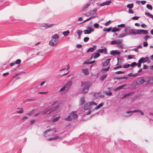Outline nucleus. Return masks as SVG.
<instances>
[{
  "mask_svg": "<svg viewBox=\"0 0 153 153\" xmlns=\"http://www.w3.org/2000/svg\"><path fill=\"white\" fill-rule=\"evenodd\" d=\"M72 82L71 81H68L66 83L65 85V87L66 88V90L68 91L70 88L71 86L72 85Z\"/></svg>",
  "mask_w": 153,
  "mask_h": 153,
  "instance_id": "nucleus-10",
  "label": "nucleus"
},
{
  "mask_svg": "<svg viewBox=\"0 0 153 153\" xmlns=\"http://www.w3.org/2000/svg\"><path fill=\"white\" fill-rule=\"evenodd\" d=\"M122 68H128L130 66L129 64H125L124 65H122Z\"/></svg>",
  "mask_w": 153,
  "mask_h": 153,
  "instance_id": "nucleus-40",
  "label": "nucleus"
},
{
  "mask_svg": "<svg viewBox=\"0 0 153 153\" xmlns=\"http://www.w3.org/2000/svg\"><path fill=\"white\" fill-rule=\"evenodd\" d=\"M91 103V107H92V105H97V103L93 101V102H90Z\"/></svg>",
  "mask_w": 153,
  "mask_h": 153,
  "instance_id": "nucleus-55",
  "label": "nucleus"
},
{
  "mask_svg": "<svg viewBox=\"0 0 153 153\" xmlns=\"http://www.w3.org/2000/svg\"><path fill=\"white\" fill-rule=\"evenodd\" d=\"M72 117H71L70 114H69V115H68L67 117L66 118H65V120H67V121H72Z\"/></svg>",
  "mask_w": 153,
  "mask_h": 153,
  "instance_id": "nucleus-27",
  "label": "nucleus"
},
{
  "mask_svg": "<svg viewBox=\"0 0 153 153\" xmlns=\"http://www.w3.org/2000/svg\"><path fill=\"white\" fill-rule=\"evenodd\" d=\"M122 67V66L121 65H119L114 67L113 68L114 69H116L118 68H121Z\"/></svg>",
  "mask_w": 153,
  "mask_h": 153,
  "instance_id": "nucleus-60",
  "label": "nucleus"
},
{
  "mask_svg": "<svg viewBox=\"0 0 153 153\" xmlns=\"http://www.w3.org/2000/svg\"><path fill=\"white\" fill-rule=\"evenodd\" d=\"M135 30H136V29H131L130 30H129V33L130 34H133V35H136V32L135 31Z\"/></svg>",
  "mask_w": 153,
  "mask_h": 153,
  "instance_id": "nucleus-26",
  "label": "nucleus"
},
{
  "mask_svg": "<svg viewBox=\"0 0 153 153\" xmlns=\"http://www.w3.org/2000/svg\"><path fill=\"white\" fill-rule=\"evenodd\" d=\"M136 34H141V30H136Z\"/></svg>",
  "mask_w": 153,
  "mask_h": 153,
  "instance_id": "nucleus-42",
  "label": "nucleus"
},
{
  "mask_svg": "<svg viewBox=\"0 0 153 153\" xmlns=\"http://www.w3.org/2000/svg\"><path fill=\"white\" fill-rule=\"evenodd\" d=\"M129 33H122L120 34L119 35V37H123L125 36H126L129 35Z\"/></svg>",
  "mask_w": 153,
  "mask_h": 153,
  "instance_id": "nucleus-25",
  "label": "nucleus"
},
{
  "mask_svg": "<svg viewBox=\"0 0 153 153\" xmlns=\"http://www.w3.org/2000/svg\"><path fill=\"white\" fill-rule=\"evenodd\" d=\"M82 31L81 30H79L78 31L77 33L78 34V39H79L80 38L81 35L82 33Z\"/></svg>",
  "mask_w": 153,
  "mask_h": 153,
  "instance_id": "nucleus-32",
  "label": "nucleus"
},
{
  "mask_svg": "<svg viewBox=\"0 0 153 153\" xmlns=\"http://www.w3.org/2000/svg\"><path fill=\"white\" fill-rule=\"evenodd\" d=\"M82 71H83L85 75H87L89 74V72L88 70V69H82Z\"/></svg>",
  "mask_w": 153,
  "mask_h": 153,
  "instance_id": "nucleus-16",
  "label": "nucleus"
},
{
  "mask_svg": "<svg viewBox=\"0 0 153 153\" xmlns=\"http://www.w3.org/2000/svg\"><path fill=\"white\" fill-rule=\"evenodd\" d=\"M89 5V4L88 3L86 5H85L83 7V11L86 10Z\"/></svg>",
  "mask_w": 153,
  "mask_h": 153,
  "instance_id": "nucleus-28",
  "label": "nucleus"
},
{
  "mask_svg": "<svg viewBox=\"0 0 153 153\" xmlns=\"http://www.w3.org/2000/svg\"><path fill=\"white\" fill-rule=\"evenodd\" d=\"M91 108L90 103V102H87L84 105V109L85 110H86L90 109Z\"/></svg>",
  "mask_w": 153,
  "mask_h": 153,
  "instance_id": "nucleus-11",
  "label": "nucleus"
},
{
  "mask_svg": "<svg viewBox=\"0 0 153 153\" xmlns=\"http://www.w3.org/2000/svg\"><path fill=\"white\" fill-rule=\"evenodd\" d=\"M59 36L57 34H54L52 37L51 40L49 42V44L52 46H56L59 41Z\"/></svg>",
  "mask_w": 153,
  "mask_h": 153,
  "instance_id": "nucleus-1",
  "label": "nucleus"
},
{
  "mask_svg": "<svg viewBox=\"0 0 153 153\" xmlns=\"http://www.w3.org/2000/svg\"><path fill=\"white\" fill-rule=\"evenodd\" d=\"M148 33V31L146 30H141V34H146Z\"/></svg>",
  "mask_w": 153,
  "mask_h": 153,
  "instance_id": "nucleus-38",
  "label": "nucleus"
},
{
  "mask_svg": "<svg viewBox=\"0 0 153 153\" xmlns=\"http://www.w3.org/2000/svg\"><path fill=\"white\" fill-rule=\"evenodd\" d=\"M111 59H107L105 62H103L102 63V65L103 66H105L107 65H108V64L110 60Z\"/></svg>",
  "mask_w": 153,
  "mask_h": 153,
  "instance_id": "nucleus-15",
  "label": "nucleus"
},
{
  "mask_svg": "<svg viewBox=\"0 0 153 153\" xmlns=\"http://www.w3.org/2000/svg\"><path fill=\"white\" fill-rule=\"evenodd\" d=\"M80 104L82 105L84 104L85 102V99L83 97H82L80 100Z\"/></svg>",
  "mask_w": 153,
  "mask_h": 153,
  "instance_id": "nucleus-35",
  "label": "nucleus"
},
{
  "mask_svg": "<svg viewBox=\"0 0 153 153\" xmlns=\"http://www.w3.org/2000/svg\"><path fill=\"white\" fill-rule=\"evenodd\" d=\"M128 12L129 13H131V14H133L134 13V12L132 10H131V9H129L128 10Z\"/></svg>",
  "mask_w": 153,
  "mask_h": 153,
  "instance_id": "nucleus-61",
  "label": "nucleus"
},
{
  "mask_svg": "<svg viewBox=\"0 0 153 153\" xmlns=\"http://www.w3.org/2000/svg\"><path fill=\"white\" fill-rule=\"evenodd\" d=\"M94 17H95L94 16H92L91 17L88 18L86 20H84L83 22H81V23H83V22H86V21H89V20H90V19H91L92 18H94Z\"/></svg>",
  "mask_w": 153,
  "mask_h": 153,
  "instance_id": "nucleus-45",
  "label": "nucleus"
},
{
  "mask_svg": "<svg viewBox=\"0 0 153 153\" xmlns=\"http://www.w3.org/2000/svg\"><path fill=\"white\" fill-rule=\"evenodd\" d=\"M91 86L90 82H81V86H83L82 92V93L85 94L87 93L89 90L90 87Z\"/></svg>",
  "mask_w": 153,
  "mask_h": 153,
  "instance_id": "nucleus-2",
  "label": "nucleus"
},
{
  "mask_svg": "<svg viewBox=\"0 0 153 153\" xmlns=\"http://www.w3.org/2000/svg\"><path fill=\"white\" fill-rule=\"evenodd\" d=\"M97 10L96 8L92 10H91L90 12V14L91 15H93L95 14L96 13Z\"/></svg>",
  "mask_w": 153,
  "mask_h": 153,
  "instance_id": "nucleus-20",
  "label": "nucleus"
},
{
  "mask_svg": "<svg viewBox=\"0 0 153 153\" xmlns=\"http://www.w3.org/2000/svg\"><path fill=\"white\" fill-rule=\"evenodd\" d=\"M60 117L58 116V117H56L54 118L53 119V121L54 122H56L58 121L59 120Z\"/></svg>",
  "mask_w": 153,
  "mask_h": 153,
  "instance_id": "nucleus-44",
  "label": "nucleus"
},
{
  "mask_svg": "<svg viewBox=\"0 0 153 153\" xmlns=\"http://www.w3.org/2000/svg\"><path fill=\"white\" fill-rule=\"evenodd\" d=\"M69 33V31L68 30L66 31L63 32L62 33V34L65 36H66L68 35V34Z\"/></svg>",
  "mask_w": 153,
  "mask_h": 153,
  "instance_id": "nucleus-34",
  "label": "nucleus"
},
{
  "mask_svg": "<svg viewBox=\"0 0 153 153\" xmlns=\"http://www.w3.org/2000/svg\"><path fill=\"white\" fill-rule=\"evenodd\" d=\"M104 105V103L103 102H101L100 104H99L98 105H97V107H95L94 108V110H97L100 108L101 107H102Z\"/></svg>",
  "mask_w": 153,
  "mask_h": 153,
  "instance_id": "nucleus-18",
  "label": "nucleus"
},
{
  "mask_svg": "<svg viewBox=\"0 0 153 153\" xmlns=\"http://www.w3.org/2000/svg\"><path fill=\"white\" fill-rule=\"evenodd\" d=\"M140 18L139 16H134L133 17H132L131 19H132L134 20H138V19Z\"/></svg>",
  "mask_w": 153,
  "mask_h": 153,
  "instance_id": "nucleus-51",
  "label": "nucleus"
},
{
  "mask_svg": "<svg viewBox=\"0 0 153 153\" xmlns=\"http://www.w3.org/2000/svg\"><path fill=\"white\" fill-rule=\"evenodd\" d=\"M91 62V60H90V59H88L85 61L83 63V64H90Z\"/></svg>",
  "mask_w": 153,
  "mask_h": 153,
  "instance_id": "nucleus-33",
  "label": "nucleus"
},
{
  "mask_svg": "<svg viewBox=\"0 0 153 153\" xmlns=\"http://www.w3.org/2000/svg\"><path fill=\"white\" fill-rule=\"evenodd\" d=\"M106 94L107 95H108L111 96V95H112V92H111L110 91V92H106Z\"/></svg>",
  "mask_w": 153,
  "mask_h": 153,
  "instance_id": "nucleus-64",
  "label": "nucleus"
},
{
  "mask_svg": "<svg viewBox=\"0 0 153 153\" xmlns=\"http://www.w3.org/2000/svg\"><path fill=\"white\" fill-rule=\"evenodd\" d=\"M99 24L97 23H95L94 25V27L96 28H98L99 27Z\"/></svg>",
  "mask_w": 153,
  "mask_h": 153,
  "instance_id": "nucleus-58",
  "label": "nucleus"
},
{
  "mask_svg": "<svg viewBox=\"0 0 153 153\" xmlns=\"http://www.w3.org/2000/svg\"><path fill=\"white\" fill-rule=\"evenodd\" d=\"M111 2V0H108V1L103 2L100 4V6H103L104 5H108Z\"/></svg>",
  "mask_w": 153,
  "mask_h": 153,
  "instance_id": "nucleus-13",
  "label": "nucleus"
},
{
  "mask_svg": "<svg viewBox=\"0 0 153 153\" xmlns=\"http://www.w3.org/2000/svg\"><path fill=\"white\" fill-rule=\"evenodd\" d=\"M121 29L120 28H116V27H115L112 28L111 31L113 32H115L120 31Z\"/></svg>",
  "mask_w": 153,
  "mask_h": 153,
  "instance_id": "nucleus-17",
  "label": "nucleus"
},
{
  "mask_svg": "<svg viewBox=\"0 0 153 153\" xmlns=\"http://www.w3.org/2000/svg\"><path fill=\"white\" fill-rule=\"evenodd\" d=\"M137 79L140 85H142L144 83L146 82L145 77H144L141 76L139 77Z\"/></svg>",
  "mask_w": 153,
  "mask_h": 153,
  "instance_id": "nucleus-6",
  "label": "nucleus"
},
{
  "mask_svg": "<svg viewBox=\"0 0 153 153\" xmlns=\"http://www.w3.org/2000/svg\"><path fill=\"white\" fill-rule=\"evenodd\" d=\"M89 39V38L88 37H85L84 38L83 41L85 42H88Z\"/></svg>",
  "mask_w": 153,
  "mask_h": 153,
  "instance_id": "nucleus-50",
  "label": "nucleus"
},
{
  "mask_svg": "<svg viewBox=\"0 0 153 153\" xmlns=\"http://www.w3.org/2000/svg\"><path fill=\"white\" fill-rule=\"evenodd\" d=\"M130 28V27L129 26H127V27H126L124 29V32H127Z\"/></svg>",
  "mask_w": 153,
  "mask_h": 153,
  "instance_id": "nucleus-39",
  "label": "nucleus"
},
{
  "mask_svg": "<svg viewBox=\"0 0 153 153\" xmlns=\"http://www.w3.org/2000/svg\"><path fill=\"white\" fill-rule=\"evenodd\" d=\"M70 114L72 119H75L78 118L77 114L75 111H73Z\"/></svg>",
  "mask_w": 153,
  "mask_h": 153,
  "instance_id": "nucleus-8",
  "label": "nucleus"
},
{
  "mask_svg": "<svg viewBox=\"0 0 153 153\" xmlns=\"http://www.w3.org/2000/svg\"><path fill=\"white\" fill-rule=\"evenodd\" d=\"M61 137H60L58 136H56L54 137H52V140H56V139H61Z\"/></svg>",
  "mask_w": 153,
  "mask_h": 153,
  "instance_id": "nucleus-54",
  "label": "nucleus"
},
{
  "mask_svg": "<svg viewBox=\"0 0 153 153\" xmlns=\"http://www.w3.org/2000/svg\"><path fill=\"white\" fill-rule=\"evenodd\" d=\"M110 54L113 56L117 55L119 56L120 54V52L117 50H112L110 51Z\"/></svg>",
  "mask_w": 153,
  "mask_h": 153,
  "instance_id": "nucleus-7",
  "label": "nucleus"
},
{
  "mask_svg": "<svg viewBox=\"0 0 153 153\" xmlns=\"http://www.w3.org/2000/svg\"><path fill=\"white\" fill-rule=\"evenodd\" d=\"M127 78V77L123 76L122 77H115L113 78L114 80L116 79H126Z\"/></svg>",
  "mask_w": 153,
  "mask_h": 153,
  "instance_id": "nucleus-21",
  "label": "nucleus"
},
{
  "mask_svg": "<svg viewBox=\"0 0 153 153\" xmlns=\"http://www.w3.org/2000/svg\"><path fill=\"white\" fill-rule=\"evenodd\" d=\"M134 7V4L133 3L131 4H128L127 5L126 7L128 8L129 9H131L132 8Z\"/></svg>",
  "mask_w": 153,
  "mask_h": 153,
  "instance_id": "nucleus-30",
  "label": "nucleus"
},
{
  "mask_svg": "<svg viewBox=\"0 0 153 153\" xmlns=\"http://www.w3.org/2000/svg\"><path fill=\"white\" fill-rule=\"evenodd\" d=\"M24 112V111L22 108H21V110L17 111V112L19 114H22Z\"/></svg>",
  "mask_w": 153,
  "mask_h": 153,
  "instance_id": "nucleus-52",
  "label": "nucleus"
},
{
  "mask_svg": "<svg viewBox=\"0 0 153 153\" xmlns=\"http://www.w3.org/2000/svg\"><path fill=\"white\" fill-rule=\"evenodd\" d=\"M124 73H125L124 71H116V72H115V73L116 74H124Z\"/></svg>",
  "mask_w": 153,
  "mask_h": 153,
  "instance_id": "nucleus-43",
  "label": "nucleus"
},
{
  "mask_svg": "<svg viewBox=\"0 0 153 153\" xmlns=\"http://www.w3.org/2000/svg\"><path fill=\"white\" fill-rule=\"evenodd\" d=\"M146 84H153V76H148L145 78Z\"/></svg>",
  "mask_w": 153,
  "mask_h": 153,
  "instance_id": "nucleus-4",
  "label": "nucleus"
},
{
  "mask_svg": "<svg viewBox=\"0 0 153 153\" xmlns=\"http://www.w3.org/2000/svg\"><path fill=\"white\" fill-rule=\"evenodd\" d=\"M139 112L142 115H144V113L140 110H135L133 111H126V113L127 114L130 113H132L134 112Z\"/></svg>",
  "mask_w": 153,
  "mask_h": 153,
  "instance_id": "nucleus-9",
  "label": "nucleus"
},
{
  "mask_svg": "<svg viewBox=\"0 0 153 153\" xmlns=\"http://www.w3.org/2000/svg\"><path fill=\"white\" fill-rule=\"evenodd\" d=\"M34 111V109L32 110L29 113L27 114V115L30 116L32 114V113H33Z\"/></svg>",
  "mask_w": 153,
  "mask_h": 153,
  "instance_id": "nucleus-63",
  "label": "nucleus"
},
{
  "mask_svg": "<svg viewBox=\"0 0 153 153\" xmlns=\"http://www.w3.org/2000/svg\"><path fill=\"white\" fill-rule=\"evenodd\" d=\"M21 59H18L15 62V64H19L21 63Z\"/></svg>",
  "mask_w": 153,
  "mask_h": 153,
  "instance_id": "nucleus-47",
  "label": "nucleus"
},
{
  "mask_svg": "<svg viewBox=\"0 0 153 153\" xmlns=\"http://www.w3.org/2000/svg\"><path fill=\"white\" fill-rule=\"evenodd\" d=\"M137 65V64L136 62H132L131 64H129V66L131 67H133L134 66L136 65Z\"/></svg>",
  "mask_w": 153,
  "mask_h": 153,
  "instance_id": "nucleus-49",
  "label": "nucleus"
},
{
  "mask_svg": "<svg viewBox=\"0 0 153 153\" xmlns=\"http://www.w3.org/2000/svg\"><path fill=\"white\" fill-rule=\"evenodd\" d=\"M110 68V66H109L108 67L106 68H103L101 70L102 73H104L105 71H108Z\"/></svg>",
  "mask_w": 153,
  "mask_h": 153,
  "instance_id": "nucleus-29",
  "label": "nucleus"
},
{
  "mask_svg": "<svg viewBox=\"0 0 153 153\" xmlns=\"http://www.w3.org/2000/svg\"><path fill=\"white\" fill-rule=\"evenodd\" d=\"M125 26V24H122L120 25H117L118 27H123Z\"/></svg>",
  "mask_w": 153,
  "mask_h": 153,
  "instance_id": "nucleus-48",
  "label": "nucleus"
},
{
  "mask_svg": "<svg viewBox=\"0 0 153 153\" xmlns=\"http://www.w3.org/2000/svg\"><path fill=\"white\" fill-rule=\"evenodd\" d=\"M66 89V88L65 87V86L64 85L62 88L60 89L59 91L60 92L62 91L65 90Z\"/></svg>",
  "mask_w": 153,
  "mask_h": 153,
  "instance_id": "nucleus-56",
  "label": "nucleus"
},
{
  "mask_svg": "<svg viewBox=\"0 0 153 153\" xmlns=\"http://www.w3.org/2000/svg\"><path fill=\"white\" fill-rule=\"evenodd\" d=\"M148 44L146 42H143V46L144 47H146L148 46Z\"/></svg>",
  "mask_w": 153,
  "mask_h": 153,
  "instance_id": "nucleus-59",
  "label": "nucleus"
},
{
  "mask_svg": "<svg viewBox=\"0 0 153 153\" xmlns=\"http://www.w3.org/2000/svg\"><path fill=\"white\" fill-rule=\"evenodd\" d=\"M133 84L134 86L140 85L139 82H138V81H137V79H136V81L133 83Z\"/></svg>",
  "mask_w": 153,
  "mask_h": 153,
  "instance_id": "nucleus-41",
  "label": "nucleus"
},
{
  "mask_svg": "<svg viewBox=\"0 0 153 153\" xmlns=\"http://www.w3.org/2000/svg\"><path fill=\"white\" fill-rule=\"evenodd\" d=\"M138 62L141 63H144L145 62V61L144 60V58L142 57L140 58V59L138 60Z\"/></svg>",
  "mask_w": 153,
  "mask_h": 153,
  "instance_id": "nucleus-31",
  "label": "nucleus"
},
{
  "mask_svg": "<svg viewBox=\"0 0 153 153\" xmlns=\"http://www.w3.org/2000/svg\"><path fill=\"white\" fill-rule=\"evenodd\" d=\"M100 53H103L104 54L107 53V50L106 48H105L104 49H99L97 51Z\"/></svg>",
  "mask_w": 153,
  "mask_h": 153,
  "instance_id": "nucleus-12",
  "label": "nucleus"
},
{
  "mask_svg": "<svg viewBox=\"0 0 153 153\" xmlns=\"http://www.w3.org/2000/svg\"><path fill=\"white\" fill-rule=\"evenodd\" d=\"M59 107V105H57L56 106L53 107L52 108H46L43 111V113L44 114H45L47 113H48V114H50L53 111L56 110Z\"/></svg>",
  "mask_w": 153,
  "mask_h": 153,
  "instance_id": "nucleus-3",
  "label": "nucleus"
},
{
  "mask_svg": "<svg viewBox=\"0 0 153 153\" xmlns=\"http://www.w3.org/2000/svg\"><path fill=\"white\" fill-rule=\"evenodd\" d=\"M92 54L93 55L94 59H96L100 56V54L99 52H94Z\"/></svg>",
  "mask_w": 153,
  "mask_h": 153,
  "instance_id": "nucleus-19",
  "label": "nucleus"
},
{
  "mask_svg": "<svg viewBox=\"0 0 153 153\" xmlns=\"http://www.w3.org/2000/svg\"><path fill=\"white\" fill-rule=\"evenodd\" d=\"M117 46L118 47L120 48L121 49H123V46L122 43L118 45Z\"/></svg>",
  "mask_w": 153,
  "mask_h": 153,
  "instance_id": "nucleus-57",
  "label": "nucleus"
},
{
  "mask_svg": "<svg viewBox=\"0 0 153 153\" xmlns=\"http://www.w3.org/2000/svg\"><path fill=\"white\" fill-rule=\"evenodd\" d=\"M107 74H105L102 75L100 77V79L102 81H103L104 79L106 78Z\"/></svg>",
  "mask_w": 153,
  "mask_h": 153,
  "instance_id": "nucleus-22",
  "label": "nucleus"
},
{
  "mask_svg": "<svg viewBox=\"0 0 153 153\" xmlns=\"http://www.w3.org/2000/svg\"><path fill=\"white\" fill-rule=\"evenodd\" d=\"M151 38V37H150V36H149L148 35H146V36H145L144 38V39L146 41L148 39H149V38Z\"/></svg>",
  "mask_w": 153,
  "mask_h": 153,
  "instance_id": "nucleus-53",
  "label": "nucleus"
},
{
  "mask_svg": "<svg viewBox=\"0 0 153 153\" xmlns=\"http://www.w3.org/2000/svg\"><path fill=\"white\" fill-rule=\"evenodd\" d=\"M117 41L116 40H114L112 41L111 42V44L112 45H114L117 43Z\"/></svg>",
  "mask_w": 153,
  "mask_h": 153,
  "instance_id": "nucleus-46",
  "label": "nucleus"
},
{
  "mask_svg": "<svg viewBox=\"0 0 153 153\" xmlns=\"http://www.w3.org/2000/svg\"><path fill=\"white\" fill-rule=\"evenodd\" d=\"M112 28L111 27H109V28H104L103 29V31H104V32H109L110 31L111 29H112Z\"/></svg>",
  "mask_w": 153,
  "mask_h": 153,
  "instance_id": "nucleus-23",
  "label": "nucleus"
},
{
  "mask_svg": "<svg viewBox=\"0 0 153 153\" xmlns=\"http://www.w3.org/2000/svg\"><path fill=\"white\" fill-rule=\"evenodd\" d=\"M96 48V46L95 45H93V47H92L88 49L87 50V52H92L94 51L95 48Z\"/></svg>",
  "mask_w": 153,
  "mask_h": 153,
  "instance_id": "nucleus-14",
  "label": "nucleus"
},
{
  "mask_svg": "<svg viewBox=\"0 0 153 153\" xmlns=\"http://www.w3.org/2000/svg\"><path fill=\"white\" fill-rule=\"evenodd\" d=\"M53 129V128H51L50 129H48L47 130L45 131L44 133V136L45 137V135L47 134L48 132L51 131Z\"/></svg>",
  "mask_w": 153,
  "mask_h": 153,
  "instance_id": "nucleus-36",
  "label": "nucleus"
},
{
  "mask_svg": "<svg viewBox=\"0 0 153 153\" xmlns=\"http://www.w3.org/2000/svg\"><path fill=\"white\" fill-rule=\"evenodd\" d=\"M126 84H124L122 85H121V86H118L116 88V89H115V91L119 89H122L123 88L125 87V86H126Z\"/></svg>",
  "mask_w": 153,
  "mask_h": 153,
  "instance_id": "nucleus-24",
  "label": "nucleus"
},
{
  "mask_svg": "<svg viewBox=\"0 0 153 153\" xmlns=\"http://www.w3.org/2000/svg\"><path fill=\"white\" fill-rule=\"evenodd\" d=\"M87 29L83 31L84 33L85 34H90L92 32L94 31V29L93 27L91 26H89L87 28Z\"/></svg>",
  "mask_w": 153,
  "mask_h": 153,
  "instance_id": "nucleus-5",
  "label": "nucleus"
},
{
  "mask_svg": "<svg viewBox=\"0 0 153 153\" xmlns=\"http://www.w3.org/2000/svg\"><path fill=\"white\" fill-rule=\"evenodd\" d=\"M146 7L147 9L149 10H152V6L149 4H147L146 5Z\"/></svg>",
  "mask_w": 153,
  "mask_h": 153,
  "instance_id": "nucleus-37",
  "label": "nucleus"
},
{
  "mask_svg": "<svg viewBox=\"0 0 153 153\" xmlns=\"http://www.w3.org/2000/svg\"><path fill=\"white\" fill-rule=\"evenodd\" d=\"M35 122V120L33 119L31 120L30 121V124L32 125Z\"/></svg>",
  "mask_w": 153,
  "mask_h": 153,
  "instance_id": "nucleus-62",
  "label": "nucleus"
}]
</instances>
